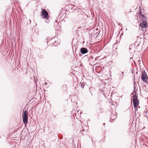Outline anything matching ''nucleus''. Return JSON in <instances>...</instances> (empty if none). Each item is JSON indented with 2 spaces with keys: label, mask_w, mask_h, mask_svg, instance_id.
I'll list each match as a JSON object with an SVG mask.
<instances>
[{
  "label": "nucleus",
  "mask_w": 148,
  "mask_h": 148,
  "mask_svg": "<svg viewBox=\"0 0 148 148\" xmlns=\"http://www.w3.org/2000/svg\"><path fill=\"white\" fill-rule=\"evenodd\" d=\"M142 73L141 79L144 82L143 89H144L145 91H147L148 88L146 85H148V77L147 76V74L145 70L142 71Z\"/></svg>",
  "instance_id": "nucleus-1"
},
{
  "label": "nucleus",
  "mask_w": 148,
  "mask_h": 148,
  "mask_svg": "<svg viewBox=\"0 0 148 148\" xmlns=\"http://www.w3.org/2000/svg\"><path fill=\"white\" fill-rule=\"evenodd\" d=\"M141 10L139 11V16L141 18V21L139 24V26L142 28H146L147 27V22L146 20V17L144 14H143L141 11Z\"/></svg>",
  "instance_id": "nucleus-2"
},
{
  "label": "nucleus",
  "mask_w": 148,
  "mask_h": 148,
  "mask_svg": "<svg viewBox=\"0 0 148 148\" xmlns=\"http://www.w3.org/2000/svg\"><path fill=\"white\" fill-rule=\"evenodd\" d=\"M70 97L72 102L74 101V103H75V101L78 100L79 99L78 95L75 93H73L72 95H70Z\"/></svg>",
  "instance_id": "nucleus-3"
},
{
  "label": "nucleus",
  "mask_w": 148,
  "mask_h": 148,
  "mask_svg": "<svg viewBox=\"0 0 148 148\" xmlns=\"http://www.w3.org/2000/svg\"><path fill=\"white\" fill-rule=\"evenodd\" d=\"M117 113L116 112H114L113 111L111 115L110 116V119L109 120V122L111 123L113 122L112 121L117 118Z\"/></svg>",
  "instance_id": "nucleus-4"
},
{
  "label": "nucleus",
  "mask_w": 148,
  "mask_h": 148,
  "mask_svg": "<svg viewBox=\"0 0 148 148\" xmlns=\"http://www.w3.org/2000/svg\"><path fill=\"white\" fill-rule=\"evenodd\" d=\"M42 10L41 15L43 16V18H45L46 19L48 20L49 16L47 11L46 10H45L43 9H42Z\"/></svg>",
  "instance_id": "nucleus-5"
},
{
  "label": "nucleus",
  "mask_w": 148,
  "mask_h": 148,
  "mask_svg": "<svg viewBox=\"0 0 148 148\" xmlns=\"http://www.w3.org/2000/svg\"><path fill=\"white\" fill-rule=\"evenodd\" d=\"M87 81V80L86 79H82L79 85V87L83 89L85 86L86 84Z\"/></svg>",
  "instance_id": "nucleus-6"
},
{
  "label": "nucleus",
  "mask_w": 148,
  "mask_h": 148,
  "mask_svg": "<svg viewBox=\"0 0 148 148\" xmlns=\"http://www.w3.org/2000/svg\"><path fill=\"white\" fill-rule=\"evenodd\" d=\"M77 11L79 13L78 14V15L79 16H82V19H84V20H86L87 19L88 17V16L87 15L82 12L80 11L79 12V10H78Z\"/></svg>",
  "instance_id": "nucleus-7"
},
{
  "label": "nucleus",
  "mask_w": 148,
  "mask_h": 148,
  "mask_svg": "<svg viewBox=\"0 0 148 148\" xmlns=\"http://www.w3.org/2000/svg\"><path fill=\"white\" fill-rule=\"evenodd\" d=\"M132 96L131 99L132 100L133 102H137L139 101L138 99V94L136 93H134Z\"/></svg>",
  "instance_id": "nucleus-8"
},
{
  "label": "nucleus",
  "mask_w": 148,
  "mask_h": 148,
  "mask_svg": "<svg viewBox=\"0 0 148 148\" xmlns=\"http://www.w3.org/2000/svg\"><path fill=\"white\" fill-rule=\"evenodd\" d=\"M80 53L82 54H85L88 52V50L86 48L82 47L80 49Z\"/></svg>",
  "instance_id": "nucleus-9"
},
{
  "label": "nucleus",
  "mask_w": 148,
  "mask_h": 148,
  "mask_svg": "<svg viewBox=\"0 0 148 148\" xmlns=\"http://www.w3.org/2000/svg\"><path fill=\"white\" fill-rule=\"evenodd\" d=\"M23 121L24 124L25 125L28 122V117H22Z\"/></svg>",
  "instance_id": "nucleus-10"
},
{
  "label": "nucleus",
  "mask_w": 148,
  "mask_h": 148,
  "mask_svg": "<svg viewBox=\"0 0 148 148\" xmlns=\"http://www.w3.org/2000/svg\"><path fill=\"white\" fill-rule=\"evenodd\" d=\"M22 117H28L27 112L26 110L24 111L22 114Z\"/></svg>",
  "instance_id": "nucleus-11"
},
{
  "label": "nucleus",
  "mask_w": 148,
  "mask_h": 148,
  "mask_svg": "<svg viewBox=\"0 0 148 148\" xmlns=\"http://www.w3.org/2000/svg\"><path fill=\"white\" fill-rule=\"evenodd\" d=\"M139 102V101H138L137 102H133L134 107V108H138V106Z\"/></svg>",
  "instance_id": "nucleus-12"
},
{
  "label": "nucleus",
  "mask_w": 148,
  "mask_h": 148,
  "mask_svg": "<svg viewBox=\"0 0 148 148\" xmlns=\"http://www.w3.org/2000/svg\"><path fill=\"white\" fill-rule=\"evenodd\" d=\"M124 75V72H122L121 73L119 74V80H121L123 79V77Z\"/></svg>",
  "instance_id": "nucleus-13"
},
{
  "label": "nucleus",
  "mask_w": 148,
  "mask_h": 148,
  "mask_svg": "<svg viewBox=\"0 0 148 148\" xmlns=\"http://www.w3.org/2000/svg\"><path fill=\"white\" fill-rule=\"evenodd\" d=\"M142 60V59H140V58H139V60H138V61H137V63H138V64L140 66H141V65L142 64L143 62L141 60Z\"/></svg>",
  "instance_id": "nucleus-14"
},
{
  "label": "nucleus",
  "mask_w": 148,
  "mask_h": 148,
  "mask_svg": "<svg viewBox=\"0 0 148 148\" xmlns=\"http://www.w3.org/2000/svg\"><path fill=\"white\" fill-rule=\"evenodd\" d=\"M146 111H145L144 112V113L143 114L145 115V116L146 117V118H147V120H148V117L147 116V111H148V110H147V109H146Z\"/></svg>",
  "instance_id": "nucleus-15"
},
{
  "label": "nucleus",
  "mask_w": 148,
  "mask_h": 148,
  "mask_svg": "<svg viewBox=\"0 0 148 148\" xmlns=\"http://www.w3.org/2000/svg\"><path fill=\"white\" fill-rule=\"evenodd\" d=\"M90 92H95V88L92 87H90Z\"/></svg>",
  "instance_id": "nucleus-16"
},
{
  "label": "nucleus",
  "mask_w": 148,
  "mask_h": 148,
  "mask_svg": "<svg viewBox=\"0 0 148 148\" xmlns=\"http://www.w3.org/2000/svg\"><path fill=\"white\" fill-rule=\"evenodd\" d=\"M137 87L136 88L134 85V92H137Z\"/></svg>",
  "instance_id": "nucleus-17"
},
{
  "label": "nucleus",
  "mask_w": 148,
  "mask_h": 148,
  "mask_svg": "<svg viewBox=\"0 0 148 148\" xmlns=\"http://www.w3.org/2000/svg\"><path fill=\"white\" fill-rule=\"evenodd\" d=\"M84 131V129L83 128V127H82L81 129L80 130V131L79 132V133L81 134H82V135H83V133L82 132H83Z\"/></svg>",
  "instance_id": "nucleus-18"
},
{
  "label": "nucleus",
  "mask_w": 148,
  "mask_h": 148,
  "mask_svg": "<svg viewBox=\"0 0 148 148\" xmlns=\"http://www.w3.org/2000/svg\"><path fill=\"white\" fill-rule=\"evenodd\" d=\"M142 148H148V146L146 144H143Z\"/></svg>",
  "instance_id": "nucleus-19"
},
{
  "label": "nucleus",
  "mask_w": 148,
  "mask_h": 148,
  "mask_svg": "<svg viewBox=\"0 0 148 148\" xmlns=\"http://www.w3.org/2000/svg\"><path fill=\"white\" fill-rule=\"evenodd\" d=\"M108 93H106V94H105V93H103V95H104V96H105V97L107 98V99H108V96H107L106 95H106V94H108Z\"/></svg>",
  "instance_id": "nucleus-20"
},
{
  "label": "nucleus",
  "mask_w": 148,
  "mask_h": 148,
  "mask_svg": "<svg viewBox=\"0 0 148 148\" xmlns=\"http://www.w3.org/2000/svg\"><path fill=\"white\" fill-rule=\"evenodd\" d=\"M55 37H54V38H52L51 40H50L51 41V42H53V43H54V42H56V41L55 40V41H54L53 40V39L54 38H55Z\"/></svg>",
  "instance_id": "nucleus-21"
},
{
  "label": "nucleus",
  "mask_w": 148,
  "mask_h": 148,
  "mask_svg": "<svg viewBox=\"0 0 148 148\" xmlns=\"http://www.w3.org/2000/svg\"><path fill=\"white\" fill-rule=\"evenodd\" d=\"M62 87L63 88H65V89L66 90V84H64V85H63V86H62Z\"/></svg>",
  "instance_id": "nucleus-22"
},
{
  "label": "nucleus",
  "mask_w": 148,
  "mask_h": 148,
  "mask_svg": "<svg viewBox=\"0 0 148 148\" xmlns=\"http://www.w3.org/2000/svg\"><path fill=\"white\" fill-rule=\"evenodd\" d=\"M93 59V57H92V56H91L89 58V59H88V61L89 62V61L90 60H92Z\"/></svg>",
  "instance_id": "nucleus-23"
},
{
  "label": "nucleus",
  "mask_w": 148,
  "mask_h": 148,
  "mask_svg": "<svg viewBox=\"0 0 148 148\" xmlns=\"http://www.w3.org/2000/svg\"><path fill=\"white\" fill-rule=\"evenodd\" d=\"M114 88V87H112V88L111 89L110 91L111 92L112 91V92H113V91H114L113 89Z\"/></svg>",
  "instance_id": "nucleus-24"
},
{
  "label": "nucleus",
  "mask_w": 148,
  "mask_h": 148,
  "mask_svg": "<svg viewBox=\"0 0 148 148\" xmlns=\"http://www.w3.org/2000/svg\"><path fill=\"white\" fill-rule=\"evenodd\" d=\"M99 90H100V92H103V91L104 90V89H100Z\"/></svg>",
  "instance_id": "nucleus-25"
},
{
  "label": "nucleus",
  "mask_w": 148,
  "mask_h": 148,
  "mask_svg": "<svg viewBox=\"0 0 148 148\" xmlns=\"http://www.w3.org/2000/svg\"><path fill=\"white\" fill-rule=\"evenodd\" d=\"M34 79L35 80V83H36V82H37V79H36V78L35 79L34 77Z\"/></svg>",
  "instance_id": "nucleus-26"
},
{
  "label": "nucleus",
  "mask_w": 148,
  "mask_h": 148,
  "mask_svg": "<svg viewBox=\"0 0 148 148\" xmlns=\"http://www.w3.org/2000/svg\"><path fill=\"white\" fill-rule=\"evenodd\" d=\"M137 115V114H136V112H135V113H134V117H135V118L136 117V116H137L136 115Z\"/></svg>",
  "instance_id": "nucleus-27"
},
{
  "label": "nucleus",
  "mask_w": 148,
  "mask_h": 148,
  "mask_svg": "<svg viewBox=\"0 0 148 148\" xmlns=\"http://www.w3.org/2000/svg\"><path fill=\"white\" fill-rule=\"evenodd\" d=\"M135 112H136V111L138 110V108H135Z\"/></svg>",
  "instance_id": "nucleus-28"
},
{
  "label": "nucleus",
  "mask_w": 148,
  "mask_h": 148,
  "mask_svg": "<svg viewBox=\"0 0 148 148\" xmlns=\"http://www.w3.org/2000/svg\"><path fill=\"white\" fill-rule=\"evenodd\" d=\"M49 38H48V37H47V38L46 40H47V42H48V41H49Z\"/></svg>",
  "instance_id": "nucleus-29"
},
{
  "label": "nucleus",
  "mask_w": 148,
  "mask_h": 148,
  "mask_svg": "<svg viewBox=\"0 0 148 148\" xmlns=\"http://www.w3.org/2000/svg\"><path fill=\"white\" fill-rule=\"evenodd\" d=\"M47 82H45V85H47Z\"/></svg>",
  "instance_id": "nucleus-30"
},
{
  "label": "nucleus",
  "mask_w": 148,
  "mask_h": 148,
  "mask_svg": "<svg viewBox=\"0 0 148 148\" xmlns=\"http://www.w3.org/2000/svg\"><path fill=\"white\" fill-rule=\"evenodd\" d=\"M39 90V92H40L41 91H42V90L40 89Z\"/></svg>",
  "instance_id": "nucleus-31"
},
{
  "label": "nucleus",
  "mask_w": 148,
  "mask_h": 148,
  "mask_svg": "<svg viewBox=\"0 0 148 148\" xmlns=\"http://www.w3.org/2000/svg\"><path fill=\"white\" fill-rule=\"evenodd\" d=\"M59 138V139H61L62 138V137H60V138Z\"/></svg>",
  "instance_id": "nucleus-32"
},
{
  "label": "nucleus",
  "mask_w": 148,
  "mask_h": 148,
  "mask_svg": "<svg viewBox=\"0 0 148 148\" xmlns=\"http://www.w3.org/2000/svg\"><path fill=\"white\" fill-rule=\"evenodd\" d=\"M99 33L97 34V36H98L99 35Z\"/></svg>",
  "instance_id": "nucleus-33"
},
{
  "label": "nucleus",
  "mask_w": 148,
  "mask_h": 148,
  "mask_svg": "<svg viewBox=\"0 0 148 148\" xmlns=\"http://www.w3.org/2000/svg\"><path fill=\"white\" fill-rule=\"evenodd\" d=\"M134 63L135 65V66H136V63H135V61H134Z\"/></svg>",
  "instance_id": "nucleus-34"
},
{
  "label": "nucleus",
  "mask_w": 148,
  "mask_h": 148,
  "mask_svg": "<svg viewBox=\"0 0 148 148\" xmlns=\"http://www.w3.org/2000/svg\"><path fill=\"white\" fill-rule=\"evenodd\" d=\"M111 93V95H110V96H112V94H113V93Z\"/></svg>",
  "instance_id": "nucleus-35"
},
{
  "label": "nucleus",
  "mask_w": 148,
  "mask_h": 148,
  "mask_svg": "<svg viewBox=\"0 0 148 148\" xmlns=\"http://www.w3.org/2000/svg\"><path fill=\"white\" fill-rule=\"evenodd\" d=\"M91 96H92V93H91Z\"/></svg>",
  "instance_id": "nucleus-36"
},
{
  "label": "nucleus",
  "mask_w": 148,
  "mask_h": 148,
  "mask_svg": "<svg viewBox=\"0 0 148 148\" xmlns=\"http://www.w3.org/2000/svg\"><path fill=\"white\" fill-rule=\"evenodd\" d=\"M29 21H30V23H31V20H29Z\"/></svg>",
  "instance_id": "nucleus-37"
},
{
  "label": "nucleus",
  "mask_w": 148,
  "mask_h": 148,
  "mask_svg": "<svg viewBox=\"0 0 148 148\" xmlns=\"http://www.w3.org/2000/svg\"><path fill=\"white\" fill-rule=\"evenodd\" d=\"M40 93H38V94H39L40 96H41V95H40Z\"/></svg>",
  "instance_id": "nucleus-38"
},
{
  "label": "nucleus",
  "mask_w": 148,
  "mask_h": 148,
  "mask_svg": "<svg viewBox=\"0 0 148 148\" xmlns=\"http://www.w3.org/2000/svg\"><path fill=\"white\" fill-rule=\"evenodd\" d=\"M95 59L96 60L97 59V58H95Z\"/></svg>",
  "instance_id": "nucleus-39"
},
{
  "label": "nucleus",
  "mask_w": 148,
  "mask_h": 148,
  "mask_svg": "<svg viewBox=\"0 0 148 148\" xmlns=\"http://www.w3.org/2000/svg\"><path fill=\"white\" fill-rule=\"evenodd\" d=\"M101 84H99V86H101Z\"/></svg>",
  "instance_id": "nucleus-40"
},
{
  "label": "nucleus",
  "mask_w": 148,
  "mask_h": 148,
  "mask_svg": "<svg viewBox=\"0 0 148 148\" xmlns=\"http://www.w3.org/2000/svg\"><path fill=\"white\" fill-rule=\"evenodd\" d=\"M103 124L105 125V123H103Z\"/></svg>",
  "instance_id": "nucleus-41"
},
{
  "label": "nucleus",
  "mask_w": 148,
  "mask_h": 148,
  "mask_svg": "<svg viewBox=\"0 0 148 148\" xmlns=\"http://www.w3.org/2000/svg\"><path fill=\"white\" fill-rule=\"evenodd\" d=\"M139 44H138L137 45V46H138V45H139Z\"/></svg>",
  "instance_id": "nucleus-42"
},
{
  "label": "nucleus",
  "mask_w": 148,
  "mask_h": 148,
  "mask_svg": "<svg viewBox=\"0 0 148 148\" xmlns=\"http://www.w3.org/2000/svg\"><path fill=\"white\" fill-rule=\"evenodd\" d=\"M84 56V57H86V56Z\"/></svg>",
  "instance_id": "nucleus-43"
},
{
  "label": "nucleus",
  "mask_w": 148,
  "mask_h": 148,
  "mask_svg": "<svg viewBox=\"0 0 148 148\" xmlns=\"http://www.w3.org/2000/svg\"><path fill=\"white\" fill-rule=\"evenodd\" d=\"M144 38H145V37H144Z\"/></svg>",
  "instance_id": "nucleus-44"
},
{
  "label": "nucleus",
  "mask_w": 148,
  "mask_h": 148,
  "mask_svg": "<svg viewBox=\"0 0 148 148\" xmlns=\"http://www.w3.org/2000/svg\"><path fill=\"white\" fill-rule=\"evenodd\" d=\"M145 34H146V32H145Z\"/></svg>",
  "instance_id": "nucleus-45"
},
{
  "label": "nucleus",
  "mask_w": 148,
  "mask_h": 148,
  "mask_svg": "<svg viewBox=\"0 0 148 148\" xmlns=\"http://www.w3.org/2000/svg\"><path fill=\"white\" fill-rule=\"evenodd\" d=\"M1 138V137H0V138Z\"/></svg>",
  "instance_id": "nucleus-46"
}]
</instances>
